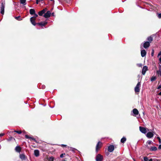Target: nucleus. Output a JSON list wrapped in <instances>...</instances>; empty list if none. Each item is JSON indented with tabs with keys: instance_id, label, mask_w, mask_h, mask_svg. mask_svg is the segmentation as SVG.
I'll return each instance as SVG.
<instances>
[{
	"instance_id": "f257e3e1",
	"label": "nucleus",
	"mask_w": 161,
	"mask_h": 161,
	"mask_svg": "<svg viewBox=\"0 0 161 161\" xmlns=\"http://www.w3.org/2000/svg\"><path fill=\"white\" fill-rule=\"evenodd\" d=\"M5 7V3L2 2L0 6V13L3 15L4 13V8Z\"/></svg>"
},
{
	"instance_id": "f03ea898",
	"label": "nucleus",
	"mask_w": 161,
	"mask_h": 161,
	"mask_svg": "<svg viewBox=\"0 0 161 161\" xmlns=\"http://www.w3.org/2000/svg\"><path fill=\"white\" fill-rule=\"evenodd\" d=\"M103 143L101 142H98L97 143L96 147V151L97 153L98 152V150L101 148L102 146Z\"/></svg>"
},
{
	"instance_id": "7ed1b4c3",
	"label": "nucleus",
	"mask_w": 161,
	"mask_h": 161,
	"mask_svg": "<svg viewBox=\"0 0 161 161\" xmlns=\"http://www.w3.org/2000/svg\"><path fill=\"white\" fill-rule=\"evenodd\" d=\"M141 86L140 82H138L135 87V92L136 93H139L140 91V87Z\"/></svg>"
},
{
	"instance_id": "20e7f679",
	"label": "nucleus",
	"mask_w": 161,
	"mask_h": 161,
	"mask_svg": "<svg viewBox=\"0 0 161 161\" xmlns=\"http://www.w3.org/2000/svg\"><path fill=\"white\" fill-rule=\"evenodd\" d=\"M103 159V156L100 154H98L96 157V161H102Z\"/></svg>"
},
{
	"instance_id": "39448f33",
	"label": "nucleus",
	"mask_w": 161,
	"mask_h": 161,
	"mask_svg": "<svg viewBox=\"0 0 161 161\" xmlns=\"http://www.w3.org/2000/svg\"><path fill=\"white\" fill-rule=\"evenodd\" d=\"M140 131L143 133L145 134L147 132L146 128L142 126L139 127Z\"/></svg>"
},
{
	"instance_id": "423d86ee",
	"label": "nucleus",
	"mask_w": 161,
	"mask_h": 161,
	"mask_svg": "<svg viewBox=\"0 0 161 161\" xmlns=\"http://www.w3.org/2000/svg\"><path fill=\"white\" fill-rule=\"evenodd\" d=\"M114 149V147L113 145H110L108 147V151L110 152H112Z\"/></svg>"
},
{
	"instance_id": "0eeeda50",
	"label": "nucleus",
	"mask_w": 161,
	"mask_h": 161,
	"mask_svg": "<svg viewBox=\"0 0 161 161\" xmlns=\"http://www.w3.org/2000/svg\"><path fill=\"white\" fill-rule=\"evenodd\" d=\"M47 10V8H45L42 10L39 11L38 13L39 15L40 16H42L43 14H45Z\"/></svg>"
},
{
	"instance_id": "6e6552de",
	"label": "nucleus",
	"mask_w": 161,
	"mask_h": 161,
	"mask_svg": "<svg viewBox=\"0 0 161 161\" xmlns=\"http://www.w3.org/2000/svg\"><path fill=\"white\" fill-rule=\"evenodd\" d=\"M47 23V22H41L39 23H37L36 25L42 27L45 26Z\"/></svg>"
},
{
	"instance_id": "1a4fd4ad",
	"label": "nucleus",
	"mask_w": 161,
	"mask_h": 161,
	"mask_svg": "<svg viewBox=\"0 0 161 161\" xmlns=\"http://www.w3.org/2000/svg\"><path fill=\"white\" fill-rule=\"evenodd\" d=\"M51 13L50 11H48L45 13L43 16L45 18H48L50 17L51 15Z\"/></svg>"
},
{
	"instance_id": "9d476101",
	"label": "nucleus",
	"mask_w": 161,
	"mask_h": 161,
	"mask_svg": "<svg viewBox=\"0 0 161 161\" xmlns=\"http://www.w3.org/2000/svg\"><path fill=\"white\" fill-rule=\"evenodd\" d=\"M148 70V67L146 66H144L142 69V74L145 75L146 72Z\"/></svg>"
},
{
	"instance_id": "9b49d317",
	"label": "nucleus",
	"mask_w": 161,
	"mask_h": 161,
	"mask_svg": "<svg viewBox=\"0 0 161 161\" xmlns=\"http://www.w3.org/2000/svg\"><path fill=\"white\" fill-rule=\"evenodd\" d=\"M153 134L152 132H148L146 135V136L148 138H151L153 136Z\"/></svg>"
},
{
	"instance_id": "f8f14e48",
	"label": "nucleus",
	"mask_w": 161,
	"mask_h": 161,
	"mask_svg": "<svg viewBox=\"0 0 161 161\" xmlns=\"http://www.w3.org/2000/svg\"><path fill=\"white\" fill-rule=\"evenodd\" d=\"M150 46V43L148 42H145L143 44V47L145 48L148 47Z\"/></svg>"
},
{
	"instance_id": "ddd939ff",
	"label": "nucleus",
	"mask_w": 161,
	"mask_h": 161,
	"mask_svg": "<svg viewBox=\"0 0 161 161\" xmlns=\"http://www.w3.org/2000/svg\"><path fill=\"white\" fill-rule=\"evenodd\" d=\"M35 20L36 19H34L33 17H31L30 18V21L31 22V23L34 26H35L37 24V23H36L35 22Z\"/></svg>"
},
{
	"instance_id": "4468645a",
	"label": "nucleus",
	"mask_w": 161,
	"mask_h": 161,
	"mask_svg": "<svg viewBox=\"0 0 161 161\" xmlns=\"http://www.w3.org/2000/svg\"><path fill=\"white\" fill-rule=\"evenodd\" d=\"M21 148L19 146H17L15 148V151L18 153H20L21 151Z\"/></svg>"
},
{
	"instance_id": "2eb2a0df",
	"label": "nucleus",
	"mask_w": 161,
	"mask_h": 161,
	"mask_svg": "<svg viewBox=\"0 0 161 161\" xmlns=\"http://www.w3.org/2000/svg\"><path fill=\"white\" fill-rule=\"evenodd\" d=\"M34 154L35 156L37 157H38L39 155V151L38 150H35L34 151Z\"/></svg>"
},
{
	"instance_id": "dca6fc26",
	"label": "nucleus",
	"mask_w": 161,
	"mask_h": 161,
	"mask_svg": "<svg viewBox=\"0 0 161 161\" xmlns=\"http://www.w3.org/2000/svg\"><path fill=\"white\" fill-rule=\"evenodd\" d=\"M146 52L145 50H143L141 51V56L143 57L146 56Z\"/></svg>"
},
{
	"instance_id": "f3484780",
	"label": "nucleus",
	"mask_w": 161,
	"mask_h": 161,
	"mask_svg": "<svg viewBox=\"0 0 161 161\" xmlns=\"http://www.w3.org/2000/svg\"><path fill=\"white\" fill-rule=\"evenodd\" d=\"M133 112L135 115H137L139 114V112L138 110L136 108H134L133 110Z\"/></svg>"
},
{
	"instance_id": "a211bd4d",
	"label": "nucleus",
	"mask_w": 161,
	"mask_h": 161,
	"mask_svg": "<svg viewBox=\"0 0 161 161\" xmlns=\"http://www.w3.org/2000/svg\"><path fill=\"white\" fill-rule=\"evenodd\" d=\"M20 158L22 160H25L26 158V156L24 154H21L19 155Z\"/></svg>"
},
{
	"instance_id": "6ab92c4d",
	"label": "nucleus",
	"mask_w": 161,
	"mask_h": 161,
	"mask_svg": "<svg viewBox=\"0 0 161 161\" xmlns=\"http://www.w3.org/2000/svg\"><path fill=\"white\" fill-rule=\"evenodd\" d=\"M25 138H27V139H31L32 140H33V141H34L36 142V140L34 138H33L32 137H30L28 135H25Z\"/></svg>"
},
{
	"instance_id": "aec40b11",
	"label": "nucleus",
	"mask_w": 161,
	"mask_h": 161,
	"mask_svg": "<svg viewBox=\"0 0 161 161\" xmlns=\"http://www.w3.org/2000/svg\"><path fill=\"white\" fill-rule=\"evenodd\" d=\"M30 13L31 15H33L35 13V11L34 9H31L30 10Z\"/></svg>"
},
{
	"instance_id": "412c9836",
	"label": "nucleus",
	"mask_w": 161,
	"mask_h": 161,
	"mask_svg": "<svg viewBox=\"0 0 161 161\" xmlns=\"http://www.w3.org/2000/svg\"><path fill=\"white\" fill-rule=\"evenodd\" d=\"M150 150L152 151H156L157 150V148L155 147H151Z\"/></svg>"
},
{
	"instance_id": "4be33fe9",
	"label": "nucleus",
	"mask_w": 161,
	"mask_h": 161,
	"mask_svg": "<svg viewBox=\"0 0 161 161\" xmlns=\"http://www.w3.org/2000/svg\"><path fill=\"white\" fill-rule=\"evenodd\" d=\"M157 79V77L156 76H153L150 79V80L151 82H153Z\"/></svg>"
},
{
	"instance_id": "5701e85b",
	"label": "nucleus",
	"mask_w": 161,
	"mask_h": 161,
	"mask_svg": "<svg viewBox=\"0 0 161 161\" xmlns=\"http://www.w3.org/2000/svg\"><path fill=\"white\" fill-rule=\"evenodd\" d=\"M147 40L148 41V42H149V43H151L153 40V38L151 36H150L148 37Z\"/></svg>"
},
{
	"instance_id": "b1692460",
	"label": "nucleus",
	"mask_w": 161,
	"mask_h": 161,
	"mask_svg": "<svg viewBox=\"0 0 161 161\" xmlns=\"http://www.w3.org/2000/svg\"><path fill=\"white\" fill-rule=\"evenodd\" d=\"M126 139L125 137H123L121 138L120 142L122 143H124L126 141Z\"/></svg>"
},
{
	"instance_id": "393cba45",
	"label": "nucleus",
	"mask_w": 161,
	"mask_h": 161,
	"mask_svg": "<svg viewBox=\"0 0 161 161\" xmlns=\"http://www.w3.org/2000/svg\"><path fill=\"white\" fill-rule=\"evenodd\" d=\"M20 3L23 4L24 5L26 4V0H20Z\"/></svg>"
},
{
	"instance_id": "a878e982",
	"label": "nucleus",
	"mask_w": 161,
	"mask_h": 161,
	"mask_svg": "<svg viewBox=\"0 0 161 161\" xmlns=\"http://www.w3.org/2000/svg\"><path fill=\"white\" fill-rule=\"evenodd\" d=\"M10 132H12V133L16 132L18 134H20L21 133L22 131L21 130H14V131H11Z\"/></svg>"
},
{
	"instance_id": "bb28decb",
	"label": "nucleus",
	"mask_w": 161,
	"mask_h": 161,
	"mask_svg": "<svg viewBox=\"0 0 161 161\" xmlns=\"http://www.w3.org/2000/svg\"><path fill=\"white\" fill-rule=\"evenodd\" d=\"M15 19L18 20H22V19L21 18L20 16H18L17 17H15Z\"/></svg>"
},
{
	"instance_id": "cd10ccee",
	"label": "nucleus",
	"mask_w": 161,
	"mask_h": 161,
	"mask_svg": "<svg viewBox=\"0 0 161 161\" xmlns=\"http://www.w3.org/2000/svg\"><path fill=\"white\" fill-rule=\"evenodd\" d=\"M54 159V158L53 157H50L49 158V160L50 161H53Z\"/></svg>"
},
{
	"instance_id": "c85d7f7f",
	"label": "nucleus",
	"mask_w": 161,
	"mask_h": 161,
	"mask_svg": "<svg viewBox=\"0 0 161 161\" xmlns=\"http://www.w3.org/2000/svg\"><path fill=\"white\" fill-rule=\"evenodd\" d=\"M34 16L32 17H33L34 19H36V18L38 17V15L35 13V14H34Z\"/></svg>"
},
{
	"instance_id": "c756f323",
	"label": "nucleus",
	"mask_w": 161,
	"mask_h": 161,
	"mask_svg": "<svg viewBox=\"0 0 161 161\" xmlns=\"http://www.w3.org/2000/svg\"><path fill=\"white\" fill-rule=\"evenodd\" d=\"M156 72L157 74L161 76V71L160 70H157Z\"/></svg>"
},
{
	"instance_id": "7c9ffc66",
	"label": "nucleus",
	"mask_w": 161,
	"mask_h": 161,
	"mask_svg": "<svg viewBox=\"0 0 161 161\" xmlns=\"http://www.w3.org/2000/svg\"><path fill=\"white\" fill-rule=\"evenodd\" d=\"M143 159L144 161H147L148 160V158L147 157H144Z\"/></svg>"
},
{
	"instance_id": "2f4dec72",
	"label": "nucleus",
	"mask_w": 161,
	"mask_h": 161,
	"mask_svg": "<svg viewBox=\"0 0 161 161\" xmlns=\"http://www.w3.org/2000/svg\"><path fill=\"white\" fill-rule=\"evenodd\" d=\"M157 15L158 17L159 18V19L161 18V13H160V14L158 13L157 14Z\"/></svg>"
},
{
	"instance_id": "473e14b6",
	"label": "nucleus",
	"mask_w": 161,
	"mask_h": 161,
	"mask_svg": "<svg viewBox=\"0 0 161 161\" xmlns=\"http://www.w3.org/2000/svg\"><path fill=\"white\" fill-rule=\"evenodd\" d=\"M152 142L151 141H148L147 142V143L148 145H150L151 144Z\"/></svg>"
},
{
	"instance_id": "72a5a7b5",
	"label": "nucleus",
	"mask_w": 161,
	"mask_h": 161,
	"mask_svg": "<svg viewBox=\"0 0 161 161\" xmlns=\"http://www.w3.org/2000/svg\"><path fill=\"white\" fill-rule=\"evenodd\" d=\"M154 51L153 49L151 52V56H153L154 55Z\"/></svg>"
},
{
	"instance_id": "f704fd0d",
	"label": "nucleus",
	"mask_w": 161,
	"mask_h": 161,
	"mask_svg": "<svg viewBox=\"0 0 161 161\" xmlns=\"http://www.w3.org/2000/svg\"><path fill=\"white\" fill-rule=\"evenodd\" d=\"M65 155V153H62L60 155V157L61 158H63L64 157V155Z\"/></svg>"
},
{
	"instance_id": "c9c22d12",
	"label": "nucleus",
	"mask_w": 161,
	"mask_h": 161,
	"mask_svg": "<svg viewBox=\"0 0 161 161\" xmlns=\"http://www.w3.org/2000/svg\"><path fill=\"white\" fill-rule=\"evenodd\" d=\"M157 139H158L160 143L161 142V139L160 138V137L158 136L157 137Z\"/></svg>"
},
{
	"instance_id": "e433bc0d",
	"label": "nucleus",
	"mask_w": 161,
	"mask_h": 161,
	"mask_svg": "<svg viewBox=\"0 0 161 161\" xmlns=\"http://www.w3.org/2000/svg\"><path fill=\"white\" fill-rule=\"evenodd\" d=\"M160 88H161V85H159L158 86V87H157V89H160Z\"/></svg>"
},
{
	"instance_id": "4c0bfd02",
	"label": "nucleus",
	"mask_w": 161,
	"mask_h": 161,
	"mask_svg": "<svg viewBox=\"0 0 161 161\" xmlns=\"http://www.w3.org/2000/svg\"><path fill=\"white\" fill-rule=\"evenodd\" d=\"M161 56V52H160L158 54V57L159 56Z\"/></svg>"
},
{
	"instance_id": "58836bf2",
	"label": "nucleus",
	"mask_w": 161,
	"mask_h": 161,
	"mask_svg": "<svg viewBox=\"0 0 161 161\" xmlns=\"http://www.w3.org/2000/svg\"><path fill=\"white\" fill-rule=\"evenodd\" d=\"M4 135V133H1L0 134V137Z\"/></svg>"
},
{
	"instance_id": "ea45409f",
	"label": "nucleus",
	"mask_w": 161,
	"mask_h": 161,
	"mask_svg": "<svg viewBox=\"0 0 161 161\" xmlns=\"http://www.w3.org/2000/svg\"><path fill=\"white\" fill-rule=\"evenodd\" d=\"M138 65V66L139 67H141L142 66V64H139Z\"/></svg>"
},
{
	"instance_id": "a19ab883",
	"label": "nucleus",
	"mask_w": 161,
	"mask_h": 161,
	"mask_svg": "<svg viewBox=\"0 0 161 161\" xmlns=\"http://www.w3.org/2000/svg\"><path fill=\"white\" fill-rule=\"evenodd\" d=\"M158 148L160 149H161V144L159 145Z\"/></svg>"
},
{
	"instance_id": "79ce46f5",
	"label": "nucleus",
	"mask_w": 161,
	"mask_h": 161,
	"mask_svg": "<svg viewBox=\"0 0 161 161\" xmlns=\"http://www.w3.org/2000/svg\"><path fill=\"white\" fill-rule=\"evenodd\" d=\"M40 0H39L38 1V0H36V3L37 4H38V2L40 1Z\"/></svg>"
},
{
	"instance_id": "37998d69",
	"label": "nucleus",
	"mask_w": 161,
	"mask_h": 161,
	"mask_svg": "<svg viewBox=\"0 0 161 161\" xmlns=\"http://www.w3.org/2000/svg\"><path fill=\"white\" fill-rule=\"evenodd\" d=\"M159 61L161 63V56H160V57L159 58Z\"/></svg>"
},
{
	"instance_id": "c03bdc74",
	"label": "nucleus",
	"mask_w": 161,
	"mask_h": 161,
	"mask_svg": "<svg viewBox=\"0 0 161 161\" xmlns=\"http://www.w3.org/2000/svg\"><path fill=\"white\" fill-rule=\"evenodd\" d=\"M158 95L159 96L161 95V91L158 93Z\"/></svg>"
},
{
	"instance_id": "a18cd8bd",
	"label": "nucleus",
	"mask_w": 161,
	"mask_h": 161,
	"mask_svg": "<svg viewBox=\"0 0 161 161\" xmlns=\"http://www.w3.org/2000/svg\"><path fill=\"white\" fill-rule=\"evenodd\" d=\"M52 15L53 16H54V13H52Z\"/></svg>"
},
{
	"instance_id": "49530a36",
	"label": "nucleus",
	"mask_w": 161,
	"mask_h": 161,
	"mask_svg": "<svg viewBox=\"0 0 161 161\" xmlns=\"http://www.w3.org/2000/svg\"><path fill=\"white\" fill-rule=\"evenodd\" d=\"M148 161H153V159L152 158L150 159Z\"/></svg>"
},
{
	"instance_id": "de8ad7c7",
	"label": "nucleus",
	"mask_w": 161,
	"mask_h": 161,
	"mask_svg": "<svg viewBox=\"0 0 161 161\" xmlns=\"http://www.w3.org/2000/svg\"><path fill=\"white\" fill-rule=\"evenodd\" d=\"M62 146H63V147H65L66 146V145H62Z\"/></svg>"
},
{
	"instance_id": "09e8293b",
	"label": "nucleus",
	"mask_w": 161,
	"mask_h": 161,
	"mask_svg": "<svg viewBox=\"0 0 161 161\" xmlns=\"http://www.w3.org/2000/svg\"><path fill=\"white\" fill-rule=\"evenodd\" d=\"M106 154H108V153H106Z\"/></svg>"
},
{
	"instance_id": "8fccbe9b",
	"label": "nucleus",
	"mask_w": 161,
	"mask_h": 161,
	"mask_svg": "<svg viewBox=\"0 0 161 161\" xmlns=\"http://www.w3.org/2000/svg\"><path fill=\"white\" fill-rule=\"evenodd\" d=\"M51 1H53V0H50Z\"/></svg>"
},
{
	"instance_id": "3c124183",
	"label": "nucleus",
	"mask_w": 161,
	"mask_h": 161,
	"mask_svg": "<svg viewBox=\"0 0 161 161\" xmlns=\"http://www.w3.org/2000/svg\"><path fill=\"white\" fill-rule=\"evenodd\" d=\"M66 161V160H64V161Z\"/></svg>"
}]
</instances>
